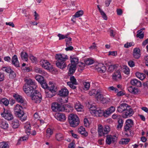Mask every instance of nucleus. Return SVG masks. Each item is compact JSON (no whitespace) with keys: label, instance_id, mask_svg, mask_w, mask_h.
<instances>
[{"label":"nucleus","instance_id":"a878e982","mask_svg":"<svg viewBox=\"0 0 148 148\" xmlns=\"http://www.w3.org/2000/svg\"><path fill=\"white\" fill-rule=\"evenodd\" d=\"M69 93L68 90L65 88L62 89L59 91V95L61 96L67 97Z\"/></svg>","mask_w":148,"mask_h":148},{"label":"nucleus","instance_id":"49530a36","mask_svg":"<svg viewBox=\"0 0 148 148\" xmlns=\"http://www.w3.org/2000/svg\"><path fill=\"white\" fill-rule=\"evenodd\" d=\"M117 67V64H113L110 65L108 67V71L110 72H112L114 69H116Z\"/></svg>","mask_w":148,"mask_h":148},{"label":"nucleus","instance_id":"680f3d73","mask_svg":"<svg viewBox=\"0 0 148 148\" xmlns=\"http://www.w3.org/2000/svg\"><path fill=\"white\" fill-rule=\"evenodd\" d=\"M69 34H67L65 35H62V34H59L58 35V36L59 37V40H61L64 38H66L68 37Z\"/></svg>","mask_w":148,"mask_h":148},{"label":"nucleus","instance_id":"4c0bfd02","mask_svg":"<svg viewBox=\"0 0 148 148\" xmlns=\"http://www.w3.org/2000/svg\"><path fill=\"white\" fill-rule=\"evenodd\" d=\"M35 71L36 72L41 74L43 75H45L47 74V73L45 72L44 71L37 67H35Z\"/></svg>","mask_w":148,"mask_h":148},{"label":"nucleus","instance_id":"58836bf2","mask_svg":"<svg viewBox=\"0 0 148 148\" xmlns=\"http://www.w3.org/2000/svg\"><path fill=\"white\" fill-rule=\"evenodd\" d=\"M8 142L3 141L0 143V148H9Z\"/></svg>","mask_w":148,"mask_h":148},{"label":"nucleus","instance_id":"423d86ee","mask_svg":"<svg viewBox=\"0 0 148 148\" xmlns=\"http://www.w3.org/2000/svg\"><path fill=\"white\" fill-rule=\"evenodd\" d=\"M30 96L32 100L35 103H40L42 100V96L40 93L37 90L33 91L32 92Z\"/></svg>","mask_w":148,"mask_h":148},{"label":"nucleus","instance_id":"ea45409f","mask_svg":"<svg viewBox=\"0 0 148 148\" xmlns=\"http://www.w3.org/2000/svg\"><path fill=\"white\" fill-rule=\"evenodd\" d=\"M1 127L4 129H6L8 127V124L5 121H3L0 124Z\"/></svg>","mask_w":148,"mask_h":148},{"label":"nucleus","instance_id":"e433bc0d","mask_svg":"<svg viewBox=\"0 0 148 148\" xmlns=\"http://www.w3.org/2000/svg\"><path fill=\"white\" fill-rule=\"evenodd\" d=\"M21 56L22 60L27 61L28 60V56L25 52L22 51L21 53Z\"/></svg>","mask_w":148,"mask_h":148},{"label":"nucleus","instance_id":"bb28decb","mask_svg":"<svg viewBox=\"0 0 148 148\" xmlns=\"http://www.w3.org/2000/svg\"><path fill=\"white\" fill-rule=\"evenodd\" d=\"M55 136L56 139L58 141H60L64 139V135L60 132L56 133Z\"/></svg>","mask_w":148,"mask_h":148},{"label":"nucleus","instance_id":"f3484780","mask_svg":"<svg viewBox=\"0 0 148 148\" xmlns=\"http://www.w3.org/2000/svg\"><path fill=\"white\" fill-rule=\"evenodd\" d=\"M127 89L129 92L135 95H137L140 92V90L138 88L133 87L132 86H129Z\"/></svg>","mask_w":148,"mask_h":148},{"label":"nucleus","instance_id":"603ef678","mask_svg":"<svg viewBox=\"0 0 148 148\" xmlns=\"http://www.w3.org/2000/svg\"><path fill=\"white\" fill-rule=\"evenodd\" d=\"M2 70L7 73H9L11 71L12 69L9 66H4L2 68Z\"/></svg>","mask_w":148,"mask_h":148},{"label":"nucleus","instance_id":"4468645a","mask_svg":"<svg viewBox=\"0 0 148 148\" xmlns=\"http://www.w3.org/2000/svg\"><path fill=\"white\" fill-rule=\"evenodd\" d=\"M129 105L127 103H123L117 107V111L119 113L124 112L127 109Z\"/></svg>","mask_w":148,"mask_h":148},{"label":"nucleus","instance_id":"774afa93","mask_svg":"<svg viewBox=\"0 0 148 148\" xmlns=\"http://www.w3.org/2000/svg\"><path fill=\"white\" fill-rule=\"evenodd\" d=\"M108 90L111 91H114L116 92L118 91V90L116 88H115L113 86L109 87L108 88Z\"/></svg>","mask_w":148,"mask_h":148},{"label":"nucleus","instance_id":"7ed1b4c3","mask_svg":"<svg viewBox=\"0 0 148 148\" xmlns=\"http://www.w3.org/2000/svg\"><path fill=\"white\" fill-rule=\"evenodd\" d=\"M125 124V125L124 126V130L127 132V133L125 132V135L127 136H133V133L130 131V128L134 125L133 121L131 119H127L126 120Z\"/></svg>","mask_w":148,"mask_h":148},{"label":"nucleus","instance_id":"5fc2aeb1","mask_svg":"<svg viewBox=\"0 0 148 148\" xmlns=\"http://www.w3.org/2000/svg\"><path fill=\"white\" fill-rule=\"evenodd\" d=\"M118 123L117 128L118 129H121L123 125V121L121 119H119L118 121Z\"/></svg>","mask_w":148,"mask_h":148},{"label":"nucleus","instance_id":"f03ea898","mask_svg":"<svg viewBox=\"0 0 148 148\" xmlns=\"http://www.w3.org/2000/svg\"><path fill=\"white\" fill-rule=\"evenodd\" d=\"M15 114L19 117L20 120L24 121L27 119L26 114L24 113L23 109L22 106L18 104L16 105L14 109Z\"/></svg>","mask_w":148,"mask_h":148},{"label":"nucleus","instance_id":"c85d7f7f","mask_svg":"<svg viewBox=\"0 0 148 148\" xmlns=\"http://www.w3.org/2000/svg\"><path fill=\"white\" fill-rule=\"evenodd\" d=\"M13 97L18 102L21 103H23L24 99L21 96L17 94H15L13 95Z\"/></svg>","mask_w":148,"mask_h":148},{"label":"nucleus","instance_id":"0eeeda50","mask_svg":"<svg viewBox=\"0 0 148 148\" xmlns=\"http://www.w3.org/2000/svg\"><path fill=\"white\" fill-rule=\"evenodd\" d=\"M51 108L53 111L55 112L63 111L65 110L64 106L55 102L52 104Z\"/></svg>","mask_w":148,"mask_h":148},{"label":"nucleus","instance_id":"72a5a7b5","mask_svg":"<svg viewBox=\"0 0 148 148\" xmlns=\"http://www.w3.org/2000/svg\"><path fill=\"white\" fill-rule=\"evenodd\" d=\"M50 83L49 86L48 87L49 88V91L53 93H55L57 90L56 87L55 86V85L53 83H51V84L50 82Z\"/></svg>","mask_w":148,"mask_h":148},{"label":"nucleus","instance_id":"bf43d9fd","mask_svg":"<svg viewBox=\"0 0 148 148\" xmlns=\"http://www.w3.org/2000/svg\"><path fill=\"white\" fill-rule=\"evenodd\" d=\"M9 77L10 78L12 79L15 78L16 75L15 73L12 70L9 73Z\"/></svg>","mask_w":148,"mask_h":148},{"label":"nucleus","instance_id":"4be33fe9","mask_svg":"<svg viewBox=\"0 0 148 148\" xmlns=\"http://www.w3.org/2000/svg\"><path fill=\"white\" fill-rule=\"evenodd\" d=\"M56 117L58 120L63 121L65 120L66 117L64 114L58 113L56 114Z\"/></svg>","mask_w":148,"mask_h":148},{"label":"nucleus","instance_id":"1a4fd4ad","mask_svg":"<svg viewBox=\"0 0 148 148\" xmlns=\"http://www.w3.org/2000/svg\"><path fill=\"white\" fill-rule=\"evenodd\" d=\"M134 113L133 110L129 106L125 112L122 114V116L123 118H127L132 116Z\"/></svg>","mask_w":148,"mask_h":148},{"label":"nucleus","instance_id":"5701e85b","mask_svg":"<svg viewBox=\"0 0 148 148\" xmlns=\"http://www.w3.org/2000/svg\"><path fill=\"white\" fill-rule=\"evenodd\" d=\"M25 82L27 83V85H29L31 86H33L34 87H36V83L34 80H32L31 79H27V77H25L24 78Z\"/></svg>","mask_w":148,"mask_h":148},{"label":"nucleus","instance_id":"aec40b11","mask_svg":"<svg viewBox=\"0 0 148 148\" xmlns=\"http://www.w3.org/2000/svg\"><path fill=\"white\" fill-rule=\"evenodd\" d=\"M12 63L16 67H19V64L17 56L14 55L12 58Z\"/></svg>","mask_w":148,"mask_h":148},{"label":"nucleus","instance_id":"4d7b16f0","mask_svg":"<svg viewBox=\"0 0 148 148\" xmlns=\"http://www.w3.org/2000/svg\"><path fill=\"white\" fill-rule=\"evenodd\" d=\"M41 87L44 89H46L48 88V86L45 80H43L40 83Z\"/></svg>","mask_w":148,"mask_h":148},{"label":"nucleus","instance_id":"052dcab7","mask_svg":"<svg viewBox=\"0 0 148 148\" xmlns=\"http://www.w3.org/2000/svg\"><path fill=\"white\" fill-rule=\"evenodd\" d=\"M134 45V43L133 42H127L124 44V47L126 48H129L132 46H133Z\"/></svg>","mask_w":148,"mask_h":148},{"label":"nucleus","instance_id":"9d476101","mask_svg":"<svg viewBox=\"0 0 148 148\" xmlns=\"http://www.w3.org/2000/svg\"><path fill=\"white\" fill-rule=\"evenodd\" d=\"M117 140V137L115 135H109L106 136V144L110 145L116 142Z\"/></svg>","mask_w":148,"mask_h":148},{"label":"nucleus","instance_id":"b1692460","mask_svg":"<svg viewBox=\"0 0 148 148\" xmlns=\"http://www.w3.org/2000/svg\"><path fill=\"white\" fill-rule=\"evenodd\" d=\"M70 60L71 62V65H75L76 66L77 64L78 63L79 59L77 57L74 56H71Z\"/></svg>","mask_w":148,"mask_h":148},{"label":"nucleus","instance_id":"37998d69","mask_svg":"<svg viewBox=\"0 0 148 148\" xmlns=\"http://www.w3.org/2000/svg\"><path fill=\"white\" fill-rule=\"evenodd\" d=\"M103 97V95L101 94L100 92H98V93L96 94L95 95V97L97 100L98 101H101Z\"/></svg>","mask_w":148,"mask_h":148},{"label":"nucleus","instance_id":"cd10ccee","mask_svg":"<svg viewBox=\"0 0 148 148\" xmlns=\"http://www.w3.org/2000/svg\"><path fill=\"white\" fill-rule=\"evenodd\" d=\"M78 132L85 136H86L88 135V133L86 131L85 128L83 126H81L78 128Z\"/></svg>","mask_w":148,"mask_h":148},{"label":"nucleus","instance_id":"c756f323","mask_svg":"<svg viewBox=\"0 0 148 148\" xmlns=\"http://www.w3.org/2000/svg\"><path fill=\"white\" fill-rule=\"evenodd\" d=\"M104 112L105 111H104L103 110H101L99 108H97L94 115L95 116H100L103 115L104 116Z\"/></svg>","mask_w":148,"mask_h":148},{"label":"nucleus","instance_id":"864d4df0","mask_svg":"<svg viewBox=\"0 0 148 148\" xmlns=\"http://www.w3.org/2000/svg\"><path fill=\"white\" fill-rule=\"evenodd\" d=\"M70 81L69 82H71L75 85L77 84V82L76 79L74 76H71L70 77Z\"/></svg>","mask_w":148,"mask_h":148},{"label":"nucleus","instance_id":"7c9ffc66","mask_svg":"<svg viewBox=\"0 0 148 148\" xmlns=\"http://www.w3.org/2000/svg\"><path fill=\"white\" fill-rule=\"evenodd\" d=\"M64 107L65 110L63 111L68 112H71L73 111V107L71 105L68 104L65 105Z\"/></svg>","mask_w":148,"mask_h":148},{"label":"nucleus","instance_id":"c03bdc74","mask_svg":"<svg viewBox=\"0 0 148 148\" xmlns=\"http://www.w3.org/2000/svg\"><path fill=\"white\" fill-rule=\"evenodd\" d=\"M75 108L78 112H81L83 110V106L79 103H77L75 106Z\"/></svg>","mask_w":148,"mask_h":148},{"label":"nucleus","instance_id":"f257e3e1","mask_svg":"<svg viewBox=\"0 0 148 148\" xmlns=\"http://www.w3.org/2000/svg\"><path fill=\"white\" fill-rule=\"evenodd\" d=\"M56 58L57 60L56 64L57 67L62 69L66 68V64L65 61L68 59L67 55L64 54H57L56 56Z\"/></svg>","mask_w":148,"mask_h":148},{"label":"nucleus","instance_id":"39448f33","mask_svg":"<svg viewBox=\"0 0 148 148\" xmlns=\"http://www.w3.org/2000/svg\"><path fill=\"white\" fill-rule=\"evenodd\" d=\"M110 130V128L108 125H105L103 127L101 125H99L98 131L99 135L100 136L108 134Z\"/></svg>","mask_w":148,"mask_h":148},{"label":"nucleus","instance_id":"2f4dec72","mask_svg":"<svg viewBox=\"0 0 148 148\" xmlns=\"http://www.w3.org/2000/svg\"><path fill=\"white\" fill-rule=\"evenodd\" d=\"M76 66L75 65H71L69 69L68 74L69 75L73 74L76 70Z\"/></svg>","mask_w":148,"mask_h":148},{"label":"nucleus","instance_id":"e2e57ef3","mask_svg":"<svg viewBox=\"0 0 148 148\" xmlns=\"http://www.w3.org/2000/svg\"><path fill=\"white\" fill-rule=\"evenodd\" d=\"M103 99L101 101L103 103H107L110 102V99L109 98L103 97Z\"/></svg>","mask_w":148,"mask_h":148},{"label":"nucleus","instance_id":"6e6d98bb","mask_svg":"<svg viewBox=\"0 0 148 148\" xmlns=\"http://www.w3.org/2000/svg\"><path fill=\"white\" fill-rule=\"evenodd\" d=\"M123 71L125 74L128 75L130 73V70L129 68L126 66H123Z\"/></svg>","mask_w":148,"mask_h":148},{"label":"nucleus","instance_id":"473e14b6","mask_svg":"<svg viewBox=\"0 0 148 148\" xmlns=\"http://www.w3.org/2000/svg\"><path fill=\"white\" fill-rule=\"evenodd\" d=\"M19 125L18 121L17 119H14L11 123V126L14 129L17 128Z\"/></svg>","mask_w":148,"mask_h":148},{"label":"nucleus","instance_id":"c9c22d12","mask_svg":"<svg viewBox=\"0 0 148 148\" xmlns=\"http://www.w3.org/2000/svg\"><path fill=\"white\" fill-rule=\"evenodd\" d=\"M135 75L137 78L142 80L144 79L145 78V75L143 73L136 72L135 74Z\"/></svg>","mask_w":148,"mask_h":148},{"label":"nucleus","instance_id":"f704fd0d","mask_svg":"<svg viewBox=\"0 0 148 148\" xmlns=\"http://www.w3.org/2000/svg\"><path fill=\"white\" fill-rule=\"evenodd\" d=\"M82 82L83 85V89L85 90H88L90 87V82L83 81Z\"/></svg>","mask_w":148,"mask_h":148},{"label":"nucleus","instance_id":"09e8293b","mask_svg":"<svg viewBox=\"0 0 148 148\" xmlns=\"http://www.w3.org/2000/svg\"><path fill=\"white\" fill-rule=\"evenodd\" d=\"M84 62L87 65L92 64L94 63V60L89 58L85 60H84Z\"/></svg>","mask_w":148,"mask_h":148},{"label":"nucleus","instance_id":"13d9d810","mask_svg":"<svg viewBox=\"0 0 148 148\" xmlns=\"http://www.w3.org/2000/svg\"><path fill=\"white\" fill-rule=\"evenodd\" d=\"M83 14V11L82 10H79L74 15L76 17H78L82 16Z\"/></svg>","mask_w":148,"mask_h":148},{"label":"nucleus","instance_id":"6e6552de","mask_svg":"<svg viewBox=\"0 0 148 148\" xmlns=\"http://www.w3.org/2000/svg\"><path fill=\"white\" fill-rule=\"evenodd\" d=\"M1 114L2 117L8 121L11 120L13 119V116L11 112L8 109L4 108L3 112Z\"/></svg>","mask_w":148,"mask_h":148},{"label":"nucleus","instance_id":"a211bd4d","mask_svg":"<svg viewBox=\"0 0 148 148\" xmlns=\"http://www.w3.org/2000/svg\"><path fill=\"white\" fill-rule=\"evenodd\" d=\"M113 79L116 81H119L121 79V75L120 71L117 70L114 72L112 75Z\"/></svg>","mask_w":148,"mask_h":148},{"label":"nucleus","instance_id":"a19ab883","mask_svg":"<svg viewBox=\"0 0 148 148\" xmlns=\"http://www.w3.org/2000/svg\"><path fill=\"white\" fill-rule=\"evenodd\" d=\"M53 130L50 128H48L46 131V136L47 138H49L53 134Z\"/></svg>","mask_w":148,"mask_h":148},{"label":"nucleus","instance_id":"20e7f679","mask_svg":"<svg viewBox=\"0 0 148 148\" xmlns=\"http://www.w3.org/2000/svg\"><path fill=\"white\" fill-rule=\"evenodd\" d=\"M69 122L72 127H75L79 123V118L78 116L74 114H71L69 117Z\"/></svg>","mask_w":148,"mask_h":148},{"label":"nucleus","instance_id":"393cba45","mask_svg":"<svg viewBox=\"0 0 148 148\" xmlns=\"http://www.w3.org/2000/svg\"><path fill=\"white\" fill-rule=\"evenodd\" d=\"M24 128L25 133L27 135H29L31 134V125L29 122H27L26 123Z\"/></svg>","mask_w":148,"mask_h":148},{"label":"nucleus","instance_id":"2eb2a0df","mask_svg":"<svg viewBox=\"0 0 148 148\" xmlns=\"http://www.w3.org/2000/svg\"><path fill=\"white\" fill-rule=\"evenodd\" d=\"M115 110V108L113 106L110 107L105 111L104 116L106 117H108L111 114L114 112Z\"/></svg>","mask_w":148,"mask_h":148},{"label":"nucleus","instance_id":"ddd939ff","mask_svg":"<svg viewBox=\"0 0 148 148\" xmlns=\"http://www.w3.org/2000/svg\"><path fill=\"white\" fill-rule=\"evenodd\" d=\"M34 88V87L29 85H25L23 87L24 91L25 93L26 94L31 93V94H32V92L35 90Z\"/></svg>","mask_w":148,"mask_h":148},{"label":"nucleus","instance_id":"de8ad7c7","mask_svg":"<svg viewBox=\"0 0 148 148\" xmlns=\"http://www.w3.org/2000/svg\"><path fill=\"white\" fill-rule=\"evenodd\" d=\"M0 103H3L5 106H7L9 104V101L6 98H3L0 99Z\"/></svg>","mask_w":148,"mask_h":148},{"label":"nucleus","instance_id":"69168bd1","mask_svg":"<svg viewBox=\"0 0 148 148\" xmlns=\"http://www.w3.org/2000/svg\"><path fill=\"white\" fill-rule=\"evenodd\" d=\"M86 64L85 63L81 62L79 64L78 66L79 67V69H80L82 70H83L84 69V67L85 66Z\"/></svg>","mask_w":148,"mask_h":148},{"label":"nucleus","instance_id":"412c9836","mask_svg":"<svg viewBox=\"0 0 148 148\" xmlns=\"http://www.w3.org/2000/svg\"><path fill=\"white\" fill-rule=\"evenodd\" d=\"M88 107L89 109L90 112L92 115H94L95 112L97 108L95 104H89Z\"/></svg>","mask_w":148,"mask_h":148},{"label":"nucleus","instance_id":"8fccbe9b","mask_svg":"<svg viewBox=\"0 0 148 148\" xmlns=\"http://www.w3.org/2000/svg\"><path fill=\"white\" fill-rule=\"evenodd\" d=\"M36 80L37 81L40 83L42 82L44 79L43 77L39 75H37L35 77Z\"/></svg>","mask_w":148,"mask_h":148},{"label":"nucleus","instance_id":"f8f14e48","mask_svg":"<svg viewBox=\"0 0 148 148\" xmlns=\"http://www.w3.org/2000/svg\"><path fill=\"white\" fill-rule=\"evenodd\" d=\"M95 68L100 73H104L106 71V66L102 63H98L96 65Z\"/></svg>","mask_w":148,"mask_h":148},{"label":"nucleus","instance_id":"a18cd8bd","mask_svg":"<svg viewBox=\"0 0 148 148\" xmlns=\"http://www.w3.org/2000/svg\"><path fill=\"white\" fill-rule=\"evenodd\" d=\"M130 139L128 138H124L121 139L120 141V144L126 145L128 144Z\"/></svg>","mask_w":148,"mask_h":148},{"label":"nucleus","instance_id":"0e129e2a","mask_svg":"<svg viewBox=\"0 0 148 148\" xmlns=\"http://www.w3.org/2000/svg\"><path fill=\"white\" fill-rule=\"evenodd\" d=\"M53 92L49 91V92H46V96L47 97L51 98L54 96V94H53Z\"/></svg>","mask_w":148,"mask_h":148},{"label":"nucleus","instance_id":"3c124183","mask_svg":"<svg viewBox=\"0 0 148 148\" xmlns=\"http://www.w3.org/2000/svg\"><path fill=\"white\" fill-rule=\"evenodd\" d=\"M98 91H96L95 89H92L90 90L88 92V94L91 96H93L95 97L96 94L98 93Z\"/></svg>","mask_w":148,"mask_h":148},{"label":"nucleus","instance_id":"79ce46f5","mask_svg":"<svg viewBox=\"0 0 148 148\" xmlns=\"http://www.w3.org/2000/svg\"><path fill=\"white\" fill-rule=\"evenodd\" d=\"M65 41L66 42V46H71L72 45V39L70 37L68 36L65 39Z\"/></svg>","mask_w":148,"mask_h":148},{"label":"nucleus","instance_id":"338daca9","mask_svg":"<svg viewBox=\"0 0 148 148\" xmlns=\"http://www.w3.org/2000/svg\"><path fill=\"white\" fill-rule=\"evenodd\" d=\"M84 125L85 127H88L90 125L89 121L87 118H85L84 121Z\"/></svg>","mask_w":148,"mask_h":148},{"label":"nucleus","instance_id":"6ab92c4d","mask_svg":"<svg viewBox=\"0 0 148 148\" xmlns=\"http://www.w3.org/2000/svg\"><path fill=\"white\" fill-rule=\"evenodd\" d=\"M130 84L132 85L138 87H140L142 86L141 82L136 79H133L131 80Z\"/></svg>","mask_w":148,"mask_h":148},{"label":"nucleus","instance_id":"9b49d317","mask_svg":"<svg viewBox=\"0 0 148 148\" xmlns=\"http://www.w3.org/2000/svg\"><path fill=\"white\" fill-rule=\"evenodd\" d=\"M40 64L42 67L46 69L49 70H52V66L47 60H41L40 61Z\"/></svg>","mask_w":148,"mask_h":148},{"label":"nucleus","instance_id":"dca6fc26","mask_svg":"<svg viewBox=\"0 0 148 148\" xmlns=\"http://www.w3.org/2000/svg\"><path fill=\"white\" fill-rule=\"evenodd\" d=\"M140 50L138 48H135L134 49L133 52V56L136 59H138L141 56Z\"/></svg>","mask_w":148,"mask_h":148}]
</instances>
